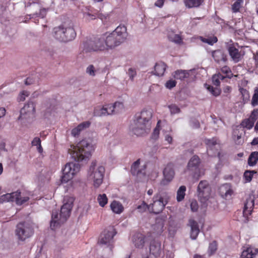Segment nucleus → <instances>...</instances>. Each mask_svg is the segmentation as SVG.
<instances>
[{
    "instance_id": "obj_1",
    "label": "nucleus",
    "mask_w": 258,
    "mask_h": 258,
    "mask_svg": "<svg viewBox=\"0 0 258 258\" xmlns=\"http://www.w3.org/2000/svg\"><path fill=\"white\" fill-rule=\"evenodd\" d=\"M152 112L150 110H143L136 114L133 122L130 125V131L133 134L140 136L149 131L151 125Z\"/></svg>"
},
{
    "instance_id": "obj_2",
    "label": "nucleus",
    "mask_w": 258,
    "mask_h": 258,
    "mask_svg": "<svg viewBox=\"0 0 258 258\" xmlns=\"http://www.w3.org/2000/svg\"><path fill=\"white\" fill-rule=\"evenodd\" d=\"M116 233L113 227H109L100 234L97 245L103 255L108 256L112 254L114 243L113 237Z\"/></svg>"
},
{
    "instance_id": "obj_3",
    "label": "nucleus",
    "mask_w": 258,
    "mask_h": 258,
    "mask_svg": "<svg viewBox=\"0 0 258 258\" xmlns=\"http://www.w3.org/2000/svg\"><path fill=\"white\" fill-rule=\"evenodd\" d=\"M73 208V200L70 199L69 202L64 203L61 206L60 212L57 210H53L51 214V220L50 222V227L54 230L67 221L69 218Z\"/></svg>"
},
{
    "instance_id": "obj_4",
    "label": "nucleus",
    "mask_w": 258,
    "mask_h": 258,
    "mask_svg": "<svg viewBox=\"0 0 258 258\" xmlns=\"http://www.w3.org/2000/svg\"><path fill=\"white\" fill-rule=\"evenodd\" d=\"M76 35L74 24L72 21L64 22L53 29V36L61 42L72 41L75 38Z\"/></svg>"
},
{
    "instance_id": "obj_5",
    "label": "nucleus",
    "mask_w": 258,
    "mask_h": 258,
    "mask_svg": "<svg viewBox=\"0 0 258 258\" xmlns=\"http://www.w3.org/2000/svg\"><path fill=\"white\" fill-rule=\"evenodd\" d=\"M92 146L86 140L80 141L70 151L71 157L75 161H86L91 155Z\"/></svg>"
},
{
    "instance_id": "obj_6",
    "label": "nucleus",
    "mask_w": 258,
    "mask_h": 258,
    "mask_svg": "<svg viewBox=\"0 0 258 258\" xmlns=\"http://www.w3.org/2000/svg\"><path fill=\"white\" fill-rule=\"evenodd\" d=\"M127 36L126 28L124 25H120L109 33L105 35V44L107 49H112L119 46L126 39Z\"/></svg>"
},
{
    "instance_id": "obj_7",
    "label": "nucleus",
    "mask_w": 258,
    "mask_h": 258,
    "mask_svg": "<svg viewBox=\"0 0 258 258\" xmlns=\"http://www.w3.org/2000/svg\"><path fill=\"white\" fill-rule=\"evenodd\" d=\"M170 199L168 194L163 190H159L153 197V203L149 205L150 213L158 214L164 209Z\"/></svg>"
},
{
    "instance_id": "obj_8",
    "label": "nucleus",
    "mask_w": 258,
    "mask_h": 258,
    "mask_svg": "<svg viewBox=\"0 0 258 258\" xmlns=\"http://www.w3.org/2000/svg\"><path fill=\"white\" fill-rule=\"evenodd\" d=\"M107 50L105 35L97 36L87 40L83 43V51L86 52Z\"/></svg>"
},
{
    "instance_id": "obj_9",
    "label": "nucleus",
    "mask_w": 258,
    "mask_h": 258,
    "mask_svg": "<svg viewBox=\"0 0 258 258\" xmlns=\"http://www.w3.org/2000/svg\"><path fill=\"white\" fill-rule=\"evenodd\" d=\"M35 113V105L33 101H29L20 110L18 120L22 123L30 122L34 117Z\"/></svg>"
},
{
    "instance_id": "obj_10",
    "label": "nucleus",
    "mask_w": 258,
    "mask_h": 258,
    "mask_svg": "<svg viewBox=\"0 0 258 258\" xmlns=\"http://www.w3.org/2000/svg\"><path fill=\"white\" fill-rule=\"evenodd\" d=\"M96 165V161H93L89 169V177L93 180L94 186L95 187H98L102 183L105 168L104 167L100 166L97 169H95Z\"/></svg>"
},
{
    "instance_id": "obj_11",
    "label": "nucleus",
    "mask_w": 258,
    "mask_h": 258,
    "mask_svg": "<svg viewBox=\"0 0 258 258\" xmlns=\"http://www.w3.org/2000/svg\"><path fill=\"white\" fill-rule=\"evenodd\" d=\"M33 233V227L31 224L28 222H20L16 226V235L21 241H24L26 239L29 238Z\"/></svg>"
},
{
    "instance_id": "obj_12",
    "label": "nucleus",
    "mask_w": 258,
    "mask_h": 258,
    "mask_svg": "<svg viewBox=\"0 0 258 258\" xmlns=\"http://www.w3.org/2000/svg\"><path fill=\"white\" fill-rule=\"evenodd\" d=\"M80 165L78 163L69 162L66 164L62 169L63 175L61 177V182L66 183L72 179L75 174L78 172Z\"/></svg>"
},
{
    "instance_id": "obj_13",
    "label": "nucleus",
    "mask_w": 258,
    "mask_h": 258,
    "mask_svg": "<svg viewBox=\"0 0 258 258\" xmlns=\"http://www.w3.org/2000/svg\"><path fill=\"white\" fill-rule=\"evenodd\" d=\"M199 200L203 205L209 200L211 192V187L207 180H201L197 187Z\"/></svg>"
},
{
    "instance_id": "obj_14",
    "label": "nucleus",
    "mask_w": 258,
    "mask_h": 258,
    "mask_svg": "<svg viewBox=\"0 0 258 258\" xmlns=\"http://www.w3.org/2000/svg\"><path fill=\"white\" fill-rule=\"evenodd\" d=\"M200 163L199 157L197 155H194L189 159L186 166V171L188 172L189 174L196 180H198L201 176L199 168Z\"/></svg>"
},
{
    "instance_id": "obj_15",
    "label": "nucleus",
    "mask_w": 258,
    "mask_h": 258,
    "mask_svg": "<svg viewBox=\"0 0 258 258\" xmlns=\"http://www.w3.org/2000/svg\"><path fill=\"white\" fill-rule=\"evenodd\" d=\"M2 200L7 202H16L18 205H21L27 202L29 198L28 197L22 198L21 192L19 190L10 194H7L2 196Z\"/></svg>"
},
{
    "instance_id": "obj_16",
    "label": "nucleus",
    "mask_w": 258,
    "mask_h": 258,
    "mask_svg": "<svg viewBox=\"0 0 258 258\" xmlns=\"http://www.w3.org/2000/svg\"><path fill=\"white\" fill-rule=\"evenodd\" d=\"M164 178L160 182L161 185H165L168 184L173 178L175 172L174 170V164L169 163L167 164L163 170Z\"/></svg>"
},
{
    "instance_id": "obj_17",
    "label": "nucleus",
    "mask_w": 258,
    "mask_h": 258,
    "mask_svg": "<svg viewBox=\"0 0 258 258\" xmlns=\"http://www.w3.org/2000/svg\"><path fill=\"white\" fill-rule=\"evenodd\" d=\"M212 82L213 84L216 86L215 87H213L212 86L207 85L206 84L205 87L214 96L217 97L218 96L221 92V90L218 86L220 84V81L218 79V76L217 75H213L212 77Z\"/></svg>"
},
{
    "instance_id": "obj_18",
    "label": "nucleus",
    "mask_w": 258,
    "mask_h": 258,
    "mask_svg": "<svg viewBox=\"0 0 258 258\" xmlns=\"http://www.w3.org/2000/svg\"><path fill=\"white\" fill-rule=\"evenodd\" d=\"M149 250L150 254L153 255L155 258L159 257L162 252L161 242L155 239L151 241L150 244Z\"/></svg>"
},
{
    "instance_id": "obj_19",
    "label": "nucleus",
    "mask_w": 258,
    "mask_h": 258,
    "mask_svg": "<svg viewBox=\"0 0 258 258\" xmlns=\"http://www.w3.org/2000/svg\"><path fill=\"white\" fill-rule=\"evenodd\" d=\"M227 49L232 60L235 63H237L242 59V55L241 54L240 52L233 44L228 45Z\"/></svg>"
},
{
    "instance_id": "obj_20",
    "label": "nucleus",
    "mask_w": 258,
    "mask_h": 258,
    "mask_svg": "<svg viewBox=\"0 0 258 258\" xmlns=\"http://www.w3.org/2000/svg\"><path fill=\"white\" fill-rule=\"evenodd\" d=\"M212 55L214 60L217 63H220L221 61L225 63L227 60V55L220 49L213 51Z\"/></svg>"
},
{
    "instance_id": "obj_21",
    "label": "nucleus",
    "mask_w": 258,
    "mask_h": 258,
    "mask_svg": "<svg viewBox=\"0 0 258 258\" xmlns=\"http://www.w3.org/2000/svg\"><path fill=\"white\" fill-rule=\"evenodd\" d=\"M254 201L251 198L246 199L244 203L243 214L244 217H248L250 215L253 210L254 207Z\"/></svg>"
},
{
    "instance_id": "obj_22",
    "label": "nucleus",
    "mask_w": 258,
    "mask_h": 258,
    "mask_svg": "<svg viewBox=\"0 0 258 258\" xmlns=\"http://www.w3.org/2000/svg\"><path fill=\"white\" fill-rule=\"evenodd\" d=\"M189 225L190 227V238L193 240H195L197 239L200 232L199 224L196 221L190 219L189 220Z\"/></svg>"
},
{
    "instance_id": "obj_23",
    "label": "nucleus",
    "mask_w": 258,
    "mask_h": 258,
    "mask_svg": "<svg viewBox=\"0 0 258 258\" xmlns=\"http://www.w3.org/2000/svg\"><path fill=\"white\" fill-rule=\"evenodd\" d=\"M145 236L141 233L135 234L133 238V241L134 245L138 248H142L145 244Z\"/></svg>"
},
{
    "instance_id": "obj_24",
    "label": "nucleus",
    "mask_w": 258,
    "mask_h": 258,
    "mask_svg": "<svg viewBox=\"0 0 258 258\" xmlns=\"http://www.w3.org/2000/svg\"><path fill=\"white\" fill-rule=\"evenodd\" d=\"M256 254H258V248L249 247L242 251L240 258H253Z\"/></svg>"
},
{
    "instance_id": "obj_25",
    "label": "nucleus",
    "mask_w": 258,
    "mask_h": 258,
    "mask_svg": "<svg viewBox=\"0 0 258 258\" xmlns=\"http://www.w3.org/2000/svg\"><path fill=\"white\" fill-rule=\"evenodd\" d=\"M166 64L163 62L156 63L154 66V74L158 76H163L166 69Z\"/></svg>"
},
{
    "instance_id": "obj_26",
    "label": "nucleus",
    "mask_w": 258,
    "mask_h": 258,
    "mask_svg": "<svg viewBox=\"0 0 258 258\" xmlns=\"http://www.w3.org/2000/svg\"><path fill=\"white\" fill-rule=\"evenodd\" d=\"M190 71L178 70L174 72L173 77L176 79L182 81L188 78Z\"/></svg>"
},
{
    "instance_id": "obj_27",
    "label": "nucleus",
    "mask_w": 258,
    "mask_h": 258,
    "mask_svg": "<svg viewBox=\"0 0 258 258\" xmlns=\"http://www.w3.org/2000/svg\"><path fill=\"white\" fill-rule=\"evenodd\" d=\"M166 215H161L156 219L155 226L159 229V232H162L164 226V223L167 219Z\"/></svg>"
},
{
    "instance_id": "obj_28",
    "label": "nucleus",
    "mask_w": 258,
    "mask_h": 258,
    "mask_svg": "<svg viewBox=\"0 0 258 258\" xmlns=\"http://www.w3.org/2000/svg\"><path fill=\"white\" fill-rule=\"evenodd\" d=\"M220 192L221 196L225 198H227L229 196H231L233 191L230 188L228 184H226L221 186L220 188Z\"/></svg>"
},
{
    "instance_id": "obj_29",
    "label": "nucleus",
    "mask_w": 258,
    "mask_h": 258,
    "mask_svg": "<svg viewBox=\"0 0 258 258\" xmlns=\"http://www.w3.org/2000/svg\"><path fill=\"white\" fill-rule=\"evenodd\" d=\"M110 208L112 211L116 214H120L123 210V207L122 204L116 201H114L111 203Z\"/></svg>"
},
{
    "instance_id": "obj_30",
    "label": "nucleus",
    "mask_w": 258,
    "mask_h": 258,
    "mask_svg": "<svg viewBox=\"0 0 258 258\" xmlns=\"http://www.w3.org/2000/svg\"><path fill=\"white\" fill-rule=\"evenodd\" d=\"M258 161V151H254L251 153L249 155L247 163L250 166L255 165Z\"/></svg>"
},
{
    "instance_id": "obj_31",
    "label": "nucleus",
    "mask_w": 258,
    "mask_h": 258,
    "mask_svg": "<svg viewBox=\"0 0 258 258\" xmlns=\"http://www.w3.org/2000/svg\"><path fill=\"white\" fill-rule=\"evenodd\" d=\"M205 143L207 146V152L208 154L211 150L218 144V140L216 138H213L211 139H205Z\"/></svg>"
},
{
    "instance_id": "obj_32",
    "label": "nucleus",
    "mask_w": 258,
    "mask_h": 258,
    "mask_svg": "<svg viewBox=\"0 0 258 258\" xmlns=\"http://www.w3.org/2000/svg\"><path fill=\"white\" fill-rule=\"evenodd\" d=\"M186 7L192 8L199 7L204 2V0H183Z\"/></svg>"
},
{
    "instance_id": "obj_33",
    "label": "nucleus",
    "mask_w": 258,
    "mask_h": 258,
    "mask_svg": "<svg viewBox=\"0 0 258 258\" xmlns=\"http://www.w3.org/2000/svg\"><path fill=\"white\" fill-rule=\"evenodd\" d=\"M47 12V10L46 9H39V12H36L29 15V16L30 17L29 19H35L37 17L43 18L46 16Z\"/></svg>"
},
{
    "instance_id": "obj_34",
    "label": "nucleus",
    "mask_w": 258,
    "mask_h": 258,
    "mask_svg": "<svg viewBox=\"0 0 258 258\" xmlns=\"http://www.w3.org/2000/svg\"><path fill=\"white\" fill-rule=\"evenodd\" d=\"M186 187L184 185H182L179 187L177 191L176 199L178 202H180L183 200L185 196V192L186 191Z\"/></svg>"
},
{
    "instance_id": "obj_35",
    "label": "nucleus",
    "mask_w": 258,
    "mask_h": 258,
    "mask_svg": "<svg viewBox=\"0 0 258 258\" xmlns=\"http://www.w3.org/2000/svg\"><path fill=\"white\" fill-rule=\"evenodd\" d=\"M168 39L173 42L176 44H181L182 43V39L179 34H170L168 36Z\"/></svg>"
},
{
    "instance_id": "obj_36",
    "label": "nucleus",
    "mask_w": 258,
    "mask_h": 258,
    "mask_svg": "<svg viewBox=\"0 0 258 258\" xmlns=\"http://www.w3.org/2000/svg\"><path fill=\"white\" fill-rule=\"evenodd\" d=\"M242 133L239 134V132L237 130L233 132V138L235 141L236 144L241 145L243 143V140L241 139Z\"/></svg>"
},
{
    "instance_id": "obj_37",
    "label": "nucleus",
    "mask_w": 258,
    "mask_h": 258,
    "mask_svg": "<svg viewBox=\"0 0 258 258\" xmlns=\"http://www.w3.org/2000/svg\"><path fill=\"white\" fill-rule=\"evenodd\" d=\"M97 200L99 205L103 207L107 203L108 199L106 195L103 194L102 195H99L98 196Z\"/></svg>"
},
{
    "instance_id": "obj_38",
    "label": "nucleus",
    "mask_w": 258,
    "mask_h": 258,
    "mask_svg": "<svg viewBox=\"0 0 258 258\" xmlns=\"http://www.w3.org/2000/svg\"><path fill=\"white\" fill-rule=\"evenodd\" d=\"M256 173L254 170H246L244 172L243 177L246 182H250L254 174Z\"/></svg>"
},
{
    "instance_id": "obj_39",
    "label": "nucleus",
    "mask_w": 258,
    "mask_h": 258,
    "mask_svg": "<svg viewBox=\"0 0 258 258\" xmlns=\"http://www.w3.org/2000/svg\"><path fill=\"white\" fill-rule=\"evenodd\" d=\"M97 14H94L90 13L89 11L83 12V18L86 21H90L95 20L97 18Z\"/></svg>"
},
{
    "instance_id": "obj_40",
    "label": "nucleus",
    "mask_w": 258,
    "mask_h": 258,
    "mask_svg": "<svg viewBox=\"0 0 258 258\" xmlns=\"http://www.w3.org/2000/svg\"><path fill=\"white\" fill-rule=\"evenodd\" d=\"M140 159L137 160L133 163L131 167V172L133 175H138L139 173L138 168L140 165Z\"/></svg>"
},
{
    "instance_id": "obj_41",
    "label": "nucleus",
    "mask_w": 258,
    "mask_h": 258,
    "mask_svg": "<svg viewBox=\"0 0 258 258\" xmlns=\"http://www.w3.org/2000/svg\"><path fill=\"white\" fill-rule=\"evenodd\" d=\"M201 40L203 42L207 43L211 45H213L214 43L218 41V39L217 37L214 36L207 38L201 37Z\"/></svg>"
},
{
    "instance_id": "obj_42",
    "label": "nucleus",
    "mask_w": 258,
    "mask_h": 258,
    "mask_svg": "<svg viewBox=\"0 0 258 258\" xmlns=\"http://www.w3.org/2000/svg\"><path fill=\"white\" fill-rule=\"evenodd\" d=\"M242 97L243 102L245 103L247 102L249 98V94L248 91L243 88H240L239 89Z\"/></svg>"
},
{
    "instance_id": "obj_43",
    "label": "nucleus",
    "mask_w": 258,
    "mask_h": 258,
    "mask_svg": "<svg viewBox=\"0 0 258 258\" xmlns=\"http://www.w3.org/2000/svg\"><path fill=\"white\" fill-rule=\"evenodd\" d=\"M107 112L104 109V106L103 107H97L94 109V115L96 116H101L103 115H106Z\"/></svg>"
},
{
    "instance_id": "obj_44",
    "label": "nucleus",
    "mask_w": 258,
    "mask_h": 258,
    "mask_svg": "<svg viewBox=\"0 0 258 258\" xmlns=\"http://www.w3.org/2000/svg\"><path fill=\"white\" fill-rule=\"evenodd\" d=\"M254 122L255 121L251 119L250 118H249L243 120L241 124L247 129H250L253 127Z\"/></svg>"
},
{
    "instance_id": "obj_45",
    "label": "nucleus",
    "mask_w": 258,
    "mask_h": 258,
    "mask_svg": "<svg viewBox=\"0 0 258 258\" xmlns=\"http://www.w3.org/2000/svg\"><path fill=\"white\" fill-rule=\"evenodd\" d=\"M98 71L93 64L89 65L86 69V73L91 76H95Z\"/></svg>"
},
{
    "instance_id": "obj_46",
    "label": "nucleus",
    "mask_w": 258,
    "mask_h": 258,
    "mask_svg": "<svg viewBox=\"0 0 258 258\" xmlns=\"http://www.w3.org/2000/svg\"><path fill=\"white\" fill-rule=\"evenodd\" d=\"M217 249V243L214 240L210 243L208 248V252L210 255L213 254Z\"/></svg>"
},
{
    "instance_id": "obj_47",
    "label": "nucleus",
    "mask_w": 258,
    "mask_h": 258,
    "mask_svg": "<svg viewBox=\"0 0 258 258\" xmlns=\"http://www.w3.org/2000/svg\"><path fill=\"white\" fill-rule=\"evenodd\" d=\"M243 0H236L232 5V10L233 13H237L239 11L241 4Z\"/></svg>"
},
{
    "instance_id": "obj_48",
    "label": "nucleus",
    "mask_w": 258,
    "mask_h": 258,
    "mask_svg": "<svg viewBox=\"0 0 258 258\" xmlns=\"http://www.w3.org/2000/svg\"><path fill=\"white\" fill-rule=\"evenodd\" d=\"M251 105L253 106H255L258 105V87L254 88V93L251 99Z\"/></svg>"
},
{
    "instance_id": "obj_49",
    "label": "nucleus",
    "mask_w": 258,
    "mask_h": 258,
    "mask_svg": "<svg viewBox=\"0 0 258 258\" xmlns=\"http://www.w3.org/2000/svg\"><path fill=\"white\" fill-rule=\"evenodd\" d=\"M137 209L140 213H143L147 210H148V211L150 212L149 205H147L144 201L142 202L141 205L138 206Z\"/></svg>"
},
{
    "instance_id": "obj_50",
    "label": "nucleus",
    "mask_w": 258,
    "mask_h": 258,
    "mask_svg": "<svg viewBox=\"0 0 258 258\" xmlns=\"http://www.w3.org/2000/svg\"><path fill=\"white\" fill-rule=\"evenodd\" d=\"M160 121V120L158 121L156 127L154 128L153 133L152 135V138L155 140H157L159 137L160 132L159 124Z\"/></svg>"
},
{
    "instance_id": "obj_51",
    "label": "nucleus",
    "mask_w": 258,
    "mask_h": 258,
    "mask_svg": "<svg viewBox=\"0 0 258 258\" xmlns=\"http://www.w3.org/2000/svg\"><path fill=\"white\" fill-rule=\"evenodd\" d=\"M113 106L114 107L115 113L120 112L123 109L124 107L123 103L122 102L118 101L115 102L113 104Z\"/></svg>"
},
{
    "instance_id": "obj_52",
    "label": "nucleus",
    "mask_w": 258,
    "mask_h": 258,
    "mask_svg": "<svg viewBox=\"0 0 258 258\" xmlns=\"http://www.w3.org/2000/svg\"><path fill=\"white\" fill-rule=\"evenodd\" d=\"M171 114L178 113L180 112V108L175 104H171L168 106Z\"/></svg>"
},
{
    "instance_id": "obj_53",
    "label": "nucleus",
    "mask_w": 258,
    "mask_h": 258,
    "mask_svg": "<svg viewBox=\"0 0 258 258\" xmlns=\"http://www.w3.org/2000/svg\"><path fill=\"white\" fill-rule=\"evenodd\" d=\"M104 107L106 110V112H107V115H111L115 113L113 104H108L104 106Z\"/></svg>"
},
{
    "instance_id": "obj_54",
    "label": "nucleus",
    "mask_w": 258,
    "mask_h": 258,
    "mask_svg": "<svg viewBox=\"0 0 258 258\" xmlns=\"http://www.w3.org/2000/svg\"><path fill=\"white\" fill-rule=\"evenodd\" d=\"M176 85V82L172 79L169 80L166 82L165 86L168 89H171Z\"/></svg>"
},
{
    "instance_id": "obj_55",
    "label": "nucleus",
    "mask_w": 258,
    "mask_h": 258,
    "mask_svg": "<svg viewBox=\"0 0 258 258\" xmlns=\"http://www.w3.org/2000/svg\"><path fill=\"white\" fill-rule=\"evenodd\" d=\"M90 125V122L89 121H85L79 124L77 127L81 132L84 129L89 127Z\"/></svg>"
},
{
    "instance_id": "obj_56",
    "label": "nucleus",
    "mask_w": 258,
    "mask_h": 258,
    "mask_svg": "<svg viewBox=\"0 0 258 258\" xmlns=\"http://www.w3.org/2000/svg\"><path fill=\"white\" fill-rule=\"evenodd\" d=\"M29 95V93L27 91H23L19 95L18 100L19 101H24L26 97Z\"/></svg>"
},
{
    "instance_id": "obj_57",
    "label": "nucleus",
    "mask_w": 258,
    "mask_h": 258,
    "mask_svg": "<svg viewBox=\"0 0 258 258\" xmlns=\"http://www.w3.org/2000/svg\"><path fill=\"white\" fill-rule=\"evenodd\" d=\"M191 210L194 212H197L199 209V205L198 202L196 200H192L190 203Z\"/></svg>"
},
{
    "instance_id": "obj_58",
    "label": "nucleus",
    "mask_w": 258,
    "mask_h": 258,
    "mask_svg": "<svg viewBox=\"0 0 258 258\" xmlns=\"http://www.w3.org/2000/svg\"><path fill=\"white\" fill-rule=\"evenodd\" d=\"M128 76L131 80H133L135 76L136 75V71L133 68H130L127 72Z\"/></svg>"
},
{
    "instance_id": "obj_59",
    "label": "nucleus",
    "mask_w": 258,
    "mask_h": 258,
    "mask_svg": "<svg viewBox=\"0 0 258 258\" xmlns=\"http://www.w3.org/2000/svg\"><path fill=\"white\" fill-rule=\"evenodd\" d=\"M36 80L33 77H29L26 79L25 84L26 85H30L34 84Z\"/></svg>"
},
{
    "instance_id": "obj_60",
    "label": "nucleus",
    "mask_w": 258,
    "mask_h": 258,
    "mask_svg": "<svg viewBox=\"0 0 258 258\" xmlns=\"http://www.w3.org/2000/svg\"><path fill=\"white\" fill-rule=\"evenodd\" d=\"M258 117V109H254L249 117L251 119L253 120L254 121L256 120Z\"/></svg>"
},
{
    "instance_id": "obj_61",
    "label": "nucleus",
    "mask_w": 258,
    "mask_h": 258,
    "mask_svg": "<svg viewBox=\"0 0 258 258\" xmlns=\"http://www.w3.org/2000/svg\"><path fill=\"white\" fill-rule=\"evenodd\" d=\"M32 146H38L41 144V140L40 138L35 137L34 138L31 143Z\"/></svg>"
},
{
    "instance_id": "obj_62",
    "label": "nucleus",
    "mask_w": 258,
    "mask_h": 258,
    "mask_svg": "<svg viewBox=\"0 0 258 258\" xmlns=\"http://www.w3.org/2000/svg\"><path fill=\"white\" fill-rule=\"evenodd\" d=\"M97 18H99L101 19L102 21L103 20H107L108 19L109 16L108 15H103L101 13H98L96 15Z\"/></svg>"
},
{
    "instance_id": "obj_63",
    "label": "nucleus",
    "mask_w": 258,
    "mask_h": 258,
    "mask_svg": "<svg viewBox=\"0 0 258 258\" xmlns=\"http://www.w3.org/2000/svg\"><path fill=\"white\" fill-rule=\"evenodd\" d=\"M190 124L192 127L198 128L200 126V123L198 120H192L190 121Z\"/></svg>"
},
{
    "instance_id": "obj_64",
    "label": "nucleus",
    "mask_w": 258,
    "mask_h": 258,
    "mask_svg": "<svg viewBox=\"0 0 258 258\" xmlns=\"http://www.w3.org/2000/svg\"><path fill=\"white\" fill-rule=\"evenodd\" d=\"M80 132V131L76 127L72 130L71 133L72 136L76 137L79 135Z\"/></svg>"
}]
</instances>
